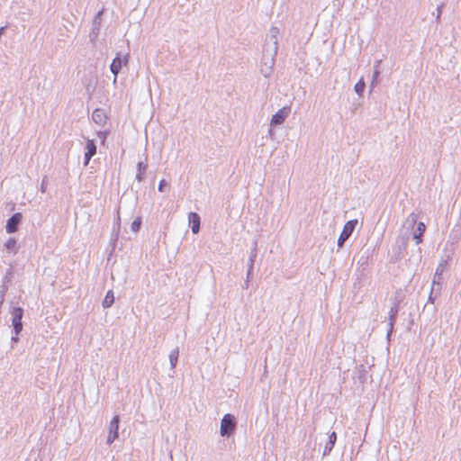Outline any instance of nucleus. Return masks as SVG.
Listing matches in <instances>:
<instances>
[{
	"label": "nucleus",
	"mask_w": 461,
	"mask_h": 461,
	"mask_svg": "<svg viewBox=\"0 0 461 461\" xmlns=\"http://www.w3.org/2000/svg\"><path fill=\"white\" fill-rule=\"evenodd\" d=\"M12 340H13V341H14V342H16V341L18 340V338H17V337H13V338H12Z\"/></svg>",
	"instance_id": "obj_36"
},
{
	"label": "nucleus",
	"mask_w": 461,
	"mask_h": 461,
	"mask_svg": "<svg viewBox=\"0 0 461 461\" xmlns=\"http://www.w3.org/2000/svg\"><path fill=\"white\" fill-rule=\"evenodd\" d=\"M103 14L104 10H101L94 17L91 32L89 34V38L92 42L95 41L99 35Z\"/></svg>",
	"instance_id": "obj_10"
},
{
	"label": "nucleus",
	"mask_w": 461,
	"mask_h": 461,
	"mask_svg": "<svg viewBox=\"0 0 461 461\" xmlns=\"http://www.w3.org/2000/svg\"><path fill=\"white\" fill-rule=\"evenodd\" d=\"M418 252H419V261L420 262L421 259H422V256H421V249L420 248H418Z\"/></svg>",
	"instance_id": "obj_35"
},
{
	"label": "nucleus",
	"mask_w": 461,
	"mask_h": 461,
	"mask_svg": "<svg viewBox=\"0 0 461 461\" xmlns=\"http://www.w3.org/2000/svg\"><path fill=\"white\" fill-rule=\"evenodd\" d=\"M114 303V294L112 290H109L106 293V295L102 303V305L104 308H109L111 307Z\"/></svg>",
	"instance_id": "obj_24"
},
{
	"label": "nucleus",
	"mask_w": 461,
	"mask_h": 461,
	"mask_svg": "<svg viewBox=\"0 0 461 461\" xmlns=\"http://www.w3.org/2000/svg\"><path fill=\"white\" fill-rule=\"evenodd\" d=\"M395 332L394 325H392V328L390 325H388L387 331H386V340L388 341V344H390L392 334Z\"/></svg>",
	"instance_id": "obj_32"
},
{
	"label": "nucleus",
	"mask_w": 461,
	"mask_h": 461,
	"mask_svg": "<svg viewBox=\"0 0 461 461\" xmlns=\"http://www.w3.org/2000/svg\"><path fill=\"white\" fill-rule=\"evenodd\" d=\"M178 356H179V349L178 348H175L174 349H172L169 353V362H170V366H171V369H174L177 364V360H178Z\"/></svg>",
	"instance_id": "obj_23"
},
{
	"label": "nucleus",
	"mask_w": 461,
	"mask_h": 461,
	"mask_svg": "<svg viewBox=\"0 0 461 461\" xmlns=\"http://www.w3.org/2000/svg\"><path fill=\"white\" fill-rule=\"evenodd\" d=\"M451 256H447L446 258H441L436 267L431 285L432 286L443 287V274L449 265Z\"/></svg>",
	"instance_id": "obj_6"
},
{
	"label": "nucleus",
	"mask_w": 461,
	"mask_h": 461,
	"mask_svg": "<svg viewBox=\"0 0 461 461\" xmlns=\"http://www.w3.org/2000/svg\"><path fill=\"white\" fill-rule=\"evenodd\" d=\"M382 59H376L374 62L373 72L381 73Z\"/></svg>",
	"instance_id": "obj_31"
},
{
	"label": "nucleus",
	"mask_w": 461,
	"mask_h": 461,
	"mask_svg": "<svg viewBox=\"0 0 461 461\" xmlns=\"http://www.w3.org/2000/svg\"><path fill=\"white\" fill-rule=\"evenodd\" d=\"M254 249L252 250L251 254H250V257H249V269H248V278H249V276L251 274V271L253 269V264H254V261L257 258V242L255 241L254 242Z\"/></svg>",
	"instance_id": "obj_26"
},
{
	"label": "nucleus",
	"mask_w": 461,
	"mask_h": 461,
	"mask_svg": "<svg viewBox=\"0 0 461 461\" xmlns=\"http://www.w3.org/2000/svg\"><path fill=\"white\" fill-rule=\"evenodd\" d=\"M336 441H337V433H336V431L333 430L328 434V440L326 441V444L324 446L322 456H327L331 453V451L336 444Z\"/></svg>",
	"instance_id": "obj_14"
},
{
	"label": "nucleus",
	"mask_w": 461,
	"mask_h": 461,
	"mask_svg": "<svg viewBox=\"0 0 461 461\" xmlns=\"http://www.w3.org/2000/svg\"><path fill=\"white\" fill-rule=\"evenodd\" d=\"M12 325L14 328V331L15 335H19L21 331L23 330V310L21 307H14L13 308L12 312Z\"/></svg>",
	"instance_id": "obj_8"
},
{
	"label": "nucleus",
	"mask_w": 461,
	"mask_h": 461,
	"mask_svg": "<svg viewBox=\"0 0 461 461\" xmlns=\"http://www.w3.org/2000/svg\"><path fill=\"white\" fill-rule=\"evenodd\" d=\"M358 223L357 219H352L348 221L341 230V232L339 235V239L337 241V251H339L341 248H343L344 243L349 239V237L354 232L357 225Z\"/></svg>",
	"instance_id": "obj_5"
},
{
	"label": "nucleus",
	"mask_w": 461,
	"mask_h": 461,
	"mask_svg": "<svg viewBox=\"0 0 461 461\" xmlns=\"http://www.w3.org/2000/svg\"><path fill=\"white\" fill-rule=\"evenodd\" d=\"M441 292L442 287L431 285L427 303L434 304L437 298L441 295Z\"/></svg>",
	"instance_id": "obj_19"
},
{
	"label": "nucleus",
	"mask_w": 461,
	"mask_h": 461,
	"mask_svg": "<svg viewBox=\"0 0 461 461\" xmlns=\"http://www.w3.org/2000/svg\"><path fill=\"white\" fill-rule=\"evenodd\" d=\"M278 34L279 29L272 26L269 32L266 36L265 44L263 46V51L273 52L276 55L278 50Z\"/></svg>",
	"instance_id": "obj_3"
},
{
	"label": "nucleus",
	"mask_w": 461,
	"mask_h": 461,
	"mask_svg": "<svg viewBox=\"0 0 461 461\" xmlns=\"http://www.w3.org/2000/svg\"><path fill=\"white\" fill-rule=\"evenodd\" d=\"M392 303V306L388 312V324L392 328V325H395L399 312L401 310V303H402V298L400 295L399 292H396V294L390 299Z\"/></svg>",
	"instance_id": "obj_7"
},
{
	"label": "nucleus",
	"mask_w": 461,
	"mask_h": 461,
	"mask_svg": "<svg viewBox=\"0 0 461 461\" xmlns=\"http://www.w3.org/2000/svg\"><path fill=\"white\" fill-rule=\"evenodd\" d=\"M137 170H138V173L136 175V179L139 182H142L144 180V173L147 170V165L143 162H139L137 164Z\"/></svg>",
	"instance_id": "obj_25"
},
{
	"label": "nucleus",
	"mask_w": 461,
	"mask_h": 461,
	"mask_svg": "<svg viewBox=\"0 0 461 461\" xmlns=\"http://www.w3.org/2000/svg\"><path fill=\"white\" fill-rule=\"evenodd\" d=\"M443 7H444V5L441 4V5H438L436 8V11H437V14H436V22L437 23H439L440 22V19H441V14H442V10H443Z\"/></svg>",
	"instance_id": "obj_30"
},
{
	"label": "nucleus",
	"mask_w": 461,
	"mask_h": 461,
	"mask_svg": "<svg viewBox=\"0 0 461 461\" xmlns=\"http://www.w3.org/2000/svg\"><path fill=\"white\" fill-rule=\"evenodd\" d=\"M412 229V240L415 241L416 245L421 244L423 242V234L427 229L426 224L423 221H419L417 225Z\"/></svg>",
	"instance_id": "obj_13"
},
{
	"label": "nucleus",
	"mask_w": 461,
	"mask_h": 461,
	"mask_svg": "<svg viewBox=\"0 0 461 461\" xmlns=\"http://www.w3.org/2000/svg\"><path fill=\"white\" fill-rule=\"evenodd\" d=\"M419 215L414 212H411L407 218V222L410 224L411 228H414L418 221Z\"/></svg>",
	"instance_id": "obj_27"
},
{
	"label": "nucleus",
	"mask_w": 461,
	"mask_h": 461,
	"mask_svg": "<svg viewBox=\"0 0 461 461\" xmlns=\"http://www.w3.org/2000/svg\"><path fill=\"white\" fill-rule=\"evenodd\" d=\"M129 62V55H117L112 61L110 66L111 72L113 74V82H116L117 76L123 66H127Z\"/></svg>",
	"instance_id": "obj_9"
},
{
	"label": "nucleus",
	"mask_w": 461,
	"mask_h": 461,
	"mask_svg": "<svg viewBox=\"0 0 461 461\" xmlns=\"http://www.w3.org/2000/svg\"><path fill=\"white\" fill-rule=\"evenodd\" d=\"M93 121L99 125H104L106 122V115L103 109H95L92 113Z\"/></svg>",
	"instance_id": "obj_18"
},
{
	"label": "nucleus",
	"mask_w": 461,
	"mask_h": 461,
	"mask_svg": "<svg viewBox=\"0 0 461 461\" xmlns=\"http://www.w3.org/2000/svg\"><path fill=\"white\" fill-rule=\"evenodd\" d=\"M140 225H141V218L140 217H138L136 218L132 222H131V229L133 232H138L140 229Z\"/></svg>",
	"instance_id": "obj_28"
},
{
	"label": "nucleus",
	"mask_w": 461,
	"mask_h": 461,
	"mask_svg": "<svg viewBox=\"0 0 461 461\" xmlns=\"http://www.w3.org/2000/svg\"><path fill=\"white\" fill-rule=\"evenodd\" d=\"M380 77H381V73L373 72L372 79L369 84V91H368L369 95H371L374 92L375 88L380 83V81H381Z\"/></svg>",
	"instance_id": "obj_22"
},
{
	"label": "nucleus",
	"mask_w": 461,
	"mask_h": 461,
	"mask_svg": "<svg viewBox=\"0 0 461 461\" xmlns=\"http://www.w3.org/2000/svg\"><path fill=\"white\" fill-rule=\"evenodd\" d=\"M366 86L364 77H361L354 86V91L358 97H362L364 95Z\"/></svg>",
	"instance_id": "obj_20"
},
{
	"label": "nucleus",
	"mask_w": 461,
	"mask_h": 461,
	"mask_svg": "<svg viewBox=\"0 0 461 461\" xmlns=\"http://www.w3.org/2000/svg\"><path fill=\"white\" fill-rule=\"evenodd\" d=\"M409 242V235L404 234L396 238L395 243L392 248L391 261L393 263L399 262L403 258L404 251L407 249Z\"/></svg>",
	"instance_id": "obj_1"
},
{
	"label": "nucleus",
	"mask_w": 461,
	"mask_h": 461,
	"mask_svg": "<svg viewBox=\"0 0 461 461\" xmlns=\"http://www.w3.org/2000/svg\"><path fill=\"white\" fill-rule=\"evenodd\" d=\"M189 224L194 234H196L200 230V216L196 212H189L188 214Z\"/></svg>",
	"instance_id": "obj_16"
},
{
	"label": "nucleus",
	"mask_w": 461,
	"mask_h": 461,
	"mask_svg": "<svg viewBox=\"0 0 461 461\" xmlns=\"http://www.w3.org/2000/svg\"><path fill=\"white\" fill-rule=\"evenodd\" d=\"M375 250V246L366 248L364 251V255L361 257V260L364 258V257H366V259H368L370 257H373Z\"/></svg>",
	"instance_id": "obj_29"
},
{
	"label": "nucleus",
	"mask_w": 461,
	"mask_h": 461,
	"mask_svg": "<svg viewBox=\"0 0 461 461\" xmlns=\"http://www.w3.org/2000/svg\"><path fill=\"white\" fill-rule=\"evenodd\" d=\"M48 185L47 176H44L41 184V193H45Z\"/></svg>",
	"instance_id": "obj_33"
},
{
	"label": "nucleus",
	"mask_w": 461,
	"mask_h": 461,
	"mask_svg": "<svg viewBox=\"0 0 461 461\" xmlns=\"http://www.w3.org/2000/svg\"><path fill=\"white\" fill-rule=\"evenodd\" d=\"M291 113V107L289 105H285L282 108L278 109L273 115L270 120L268 133L272 136L274 135V129L282 125L285 119L289 116Z\"/></svg>",
	"instance_id": "obj_2"
},
{
	"label": "nucleus",
	"mask_w": 461,
	"mask_h": 461,
	"mask_svg": "<svg viewBox=\"0 0 461 461\" xmlns=\"http://www.w3.org/2000/svg\"><path fill=\"white\" fill-rule=\"evenodd\" d=\"M167 182L165 179H162L160 182H159V185H158V191L159 192H163L164 191V187L167 185Z\"/></svg>",
	"instance_id": "obj_34"
},
{
	"label": "nucleus",
	"mask_w": 461,
	"mask_h": 461,
	"mask_svg": "<svg viewBox=\"0 0 461 461\" xmlns=\"http://www.w3.org/2000/svg\"><path fill=\"white\" fill-rule=\"evenodd\" d=\"M86 149V152L85 153L84 165L87 166L90 159L96 153V145H95V141L93 140H87Z\"/></svg>",
	"instance_id": "obj_15"
},
{
	"label": "nucleus",
	"mask_w": 461,
	"mask_h": 461,
	"mask_svg": "<svg viewBox=\"0 0 461 461\" xmlns=\"http://www.w3.org/2000/svg\"><path fill=\"white\" fill-rule=\"evenodd\" d=\"M23 220V215L21 212H15L13 214L6 222L5 230L6 232L11 234L17 231L19 225L21 224Z\"/></svg>",
	"instance_id": "obj_12"
},
{
	"label": "nucleus",
	"mask_w": 461,
	"mask_h": 461,
	"mask_svg": "<svg viewBox=\"0 0 461 461\" xmlns=\"http://www.w3.org/2000/svg\"><path fill=\"white\" fill-rule=\"evenodd\" d=\"M356 372L357 373V378L361 384H365L367 381L368 370L365 365L360 364L356 366Z\"/></svg>",
	"instance_id": "obj_17"
},
{
	"label": "nucleus",
	"mask_w": 461,
	"mask_h": 461,
	"mask_svg": "<svg viewBox=\"0 0 461 461\" xmlns=\"http://www.w3.org/2000/svg\"><path fill=\"white\" fill-rule=\"evenodd\" d=\"M119 422L120 418L115 415L109 424V435L106 440L108 445H111L119 436Z\"/></svg>",
	"instance_id": "obj_11"
},
{
	"label": "nucleus",
	"mask_w": 461,
	"mask_h": 461,
	"mask_svg": "<svg viewBox=\"0 0 461 461\" xmlns=\"http://www.w3.org/2000/svg\"><path fill=\"white\" fill-rule=\"evenodd\" d=\"M237 421L234 415L225 414L221 420L220 433L223 438H230L235 431Z\"/></svg>",
	"instance_id": "obj_4"
},
{
	"label": "nucleus",
	"mask_w": 461,
	"mask_h": 461,
	"mask_svg": "<svg viewBox=\"0 0 461 461\" xmlns=\"http://www.w3.org/2000/svg\"><path fill=\"white\" fill-rule=\"evenodd\" d=\"M5 248L13 254H16L18 251L17 241L14 238H9L5 243Z\"/></svg>",
	"instance_id": "obj_21"
}]
</instances>
